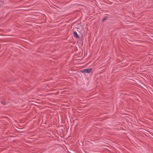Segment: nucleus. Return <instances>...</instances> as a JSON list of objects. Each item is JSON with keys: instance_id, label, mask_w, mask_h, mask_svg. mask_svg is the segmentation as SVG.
<instances>
[{"instance_id": "39448f33", "label": "nucleus", "mask_w": 153, "mask_h": 153, "mask_svg": "<svg viewBox=\"0 0 153 153\" xmlns=\"http://www.w3.org/2000/svg\"><path fill=\"white\" fill-rule=\"evenodd\" d=\"M1 4H0V7H1Z\"/></svg>"}, {"instance_id": "f257e3e1", "label": "nucleus", "mask_w": 153, "mask_h": 153, "mask_svg": "<svg viewBox=\"0 0 153 153\" xmlns=\"http://www.w3.org/2000/svg\"><path fill=\"white\" fill-rule=\"evenodd\" d=\"M92 70L91 68H87L84 69L83 70L81 71L83 73H90Z\"/></svg>"}, {"instance_id": "f03ea898", "label": "nucleus", "mask_w": 153, "mask_h": 153, "mask_svg": "<svg viewBox=\"0 0 153 153\" xmlns=\"http://www.w3.org/2000/svg\"><path fill=\"white\" fill-rule=\"evenodd\" d=\"M73 33H74L73 35H74V37H75L77 38H79V36L77 34L76 32V31H74Z\"/></svg>"}, {"instance_id": "7ed1b4c3", "label": "nucleus", "mask_w": 153, "mask_h": 153, "mask_svg": "<svg viewBox=\"0 0 153 153\" xmlns=\"http://www.w3.org/2000/svg\"><path fill=\"white\" fill-rule=\"evenodd\" d=\"M1 102L2 104L4 105L7 104L6 102H5V101H2Z\"/></svg>"}, {"instance_id": "20e7f679", "label": "nucleus", "mask_w": 153, "mask_h": 153, "mask_svg": "<svg viewBox=\"0 0 153 153\" xmlns=\"http://www.w3.org/2000/svg\"><path fill=\"white\" fill-rule=\"evenodd\" d=\"M106 19V18H104L102 20V22H104Z\"/></svg>"}]
</instances>
